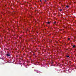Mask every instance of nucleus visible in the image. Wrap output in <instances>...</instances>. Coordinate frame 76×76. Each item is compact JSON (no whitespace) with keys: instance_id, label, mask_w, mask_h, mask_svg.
<instances>
[{"instance_id":"1","label":"nucleus","mask_w":76,"mask_h":76,"mask_svg":"<svg viewBox=\"0 0 76 76\" xmlns=\"http://www.w3.org/2000/svg\"><path fill=\"white\" fill-rule=\"evenodd\" d=\"M6 56L7 57H10V53H7V54Z\"/></svg>"},{"instance_id":"2","label":"nucleus","mask_w":76,"mask_h":76,"mask_svg":"<svg viewBox=\"0 0 76 76\" xmlns=\"http://www.w3.org/2000/svg\"><path fill=\"white\" fill-rule=\"evenodd\" d=\"M73 48H75V47H76V46L75 45H74L73 46Z\"/></svg>"},{"instance_id":"3","label":"nucleus","mask_w":76,"mask_h":76,"mask_svg":"<svg viewBox=\"0 0 76 76\" xmlns=\"http://www.w3.org/2000/svg\"><path fill=\"white\" fill-rule=\"evenodd\" d=\"M66 57L69 58V56H66Z\"/></svg>"},{"instance_id":"4","label":"nucleus","mask_w":76,"mask_h":76,"mask_svg":"<svg viewBox=\"0 0 76 76\" xmlns=\"http://www.w3.org/2000/svg\"><path fill=\"white\" fill-rule=\"evenodd\" d=\"M50 22H48V24H50Z\"/></svg>"},{"instance_id":"5","label":"nucleus","mask_w":76,"mask_h":76,"mask_svg":"<svg viewBox=\"0 0 76 76\" xmlns=\"http://www.w3.org/2000/svg\"><path fill=\"white\" fill-rule=\"evenodd\" d=\"M54 24H56V22H54Z\"/></svg>"},{"instance_id":"6","label":"nucleus","mask_w":76,"mask_h":76,"mask_svg":"<svg viewBox=\"0 0 76 76\" xmlns=\"http://www.w3.org/2000/svg\"><path fill=\"white\" fill-rule=\"evenodd\" d=\"M66 7H67V8H68V7H69L68 6H67V5L66 6Z\"/></svg>"},{"instance_id":"7","label":"nucleus","mask_w":76,"mask_h":76,"mask_svg":"<svg viewBox=\"0 0 76 76\" xmlns=\"http://www.w3.org/2000/svg\"><path fill=\"white\" fill-rule=\"evenodd\" d=\"M60 11H62V10H63L62 9H61V10H59Z\"/></svg>"},{"instance_id":"8","label":"nucleus","mask_w":76,"mask_h":76,"mask_svg":"<svg viewBox=\"0 0 76 76\" xmlns=\"http://www.w3.org/2000/svg\"><path fill=\"white\" fill-rule=\"evenodd\" d=\"M68 40H70V38H68Z\"/></svg>"},{"instance_id":"9","label":"nucleus","mask_w":76,"mask_h":76,"mask_svg":"<svg viewBox=\"0 0 76 76\" xmlns=\"http://www.w3.org/2000/svg\"><path fill=\"white\" fill-rule=\"evenodd\" d=\"M45 2H46V1H46V0H45Z\"/></svg>"},{"instance_id":"10","label":"nucleus","mask_w":76,"mask_h":76,"mask_svg":"<svg viewBox=\"0 0 76 76\" xmlns=\"http://www.w3.org/2000/svg\"><path fill=\"white\" fill-rule=\"evenodd\" d=\"M40 1H41V0H40Z\"/></svg>"},{"instance_id":"11","label":"nucleus","mask_w":76,"mask_h":76,"mask_svg":"<svg viewBox=\"0 0 76 76\" xmlns=\"http://www.w3.org/2000/svg\"><path fill=\"white\" fill-rule=\"evenodd\" d=\"M33 55H35V54H33Z\"/></svg>"},{"instance_id":"12","label":"nucleus","mask_w":76,"mask_h":76,"mask_svg":"<svg viewBox=\"0 0 76 76\" xmlns=\"http://www.w3.org/2000/svg\"><path fill=\"white\" fill-rule=\"evenodd\" d=\"M39 74H40V73H39Z\"/></svg>"}]
</instances>
